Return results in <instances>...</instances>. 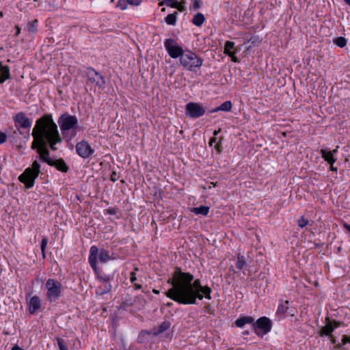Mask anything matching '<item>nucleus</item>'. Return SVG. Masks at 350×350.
I'll use <instances>...</instances> for the list:
<instances>
[{"instance_id": "25", "label": "nucleus", "mask_w": 350, "mask_h": 350, "mask_svg": "<svg viewBox=\"0 0 350 350\" xmlns=\"http://www.w3.org/2000/svg\"><path fill=\"white\" fill-rule=\"evenodd\" d=\"M288 301H285L284 303L280 304L278 308L277 314L283 315L286 313L288 309Z\"/></svg>"}, {"instance_id": "60", "label": "nucleus", "mask_w": 350, "mask_h": 350, "mask_svg": "<svg viewBox=\"0 0 350 350\" xmlns=\"http://www.w3.org/2000/svg\"><path fill=\"white\" fill-rule=\"evenodd\" d=\"M211 184H213V185H211V187H215V184H214V183H212Z\"/></svg>"}, {"instance_id": "19", "label": "nucleus", "mask_w": 350, "mask_h": 350, "mask_svg": "<svg viewBox=\"0 0 350 350\" xmlns=\"http://www.w3.org/2000/svg\"><path fill=\"white\" fill-rule=\"evenodd\" d=\"M254 319L252 317H240L235 321V325L239 327H243L246 324H253Z\"/></svg>"}, {"instance_id": "42", "label": "nucleus", "mask_w": 350, "mask_h": 350, "mask_svg": "<svg viewBox=\"0 0 350 350\" xmlns=\"http://www.w3.org/2000/svg\"><path fill=\"white\" fill-rule=\"evenodd\" d=\"M328 336L332 344H335L336 342V338L332 334H331L330 336Z\"/></svg>"}, {"instance_id": "35", "label": "nucleus", "mask_w": 350, "mask_h": 350, "mask_svg": "<svg viewBox=\"0 0 350 350\" xmlns=\"http://www.w3.org/2000/svg\"><path fill=\"white\" fill-rule=\"evenodd\" d=\"M128 5L137 6L142 3V0H126Z\"/></svg>"}, {"instance_id": "53", "label": "nucleus", "mask_w": 350, "mask_h": 350, "mask_svg": "<svg viewBox=\"0 0 350 350\" xmlns=\"http://www.w3.org/2000/svg\"><path fill=\"white\" fill-rule=\"evenodd\" d=\"M152 292H153L154 293H155V294H159V291H157V290H156V289H154V290L152 291Z\"/></svg>"}, {"instance_id": "21", "label": "nucleus", "mask_w": 350, "mask_h": 350, "mask_svg": "<svg viewBox=\"0 0 350 350\" xmlns=\"http://www.w3.org/2000/svg\"><path fill=\"white\" fill-rule=\"evenodd\" d=\"M232 105L230 101H226L223 103L220 106L211 110V112L214 113L219 111H230L232 109Z\"/></svg>"}, {"instance_id": "32", "label": "nucleus", "mask_w": 350, "mask_h": 350, "mask_svg": "<svg viewBox=\"0 0 350 350\" xmlns=\"http://www.w3.org/2000/svg\"><path fill=\"white\" fill-rule=\"evenodd\" d=\"M57 345L59 350H68L66 344L62 338H57Z\"/></svg>"}, {"instance_id": "30", "label": "nucleus", "mask_w": 350, "mask_h": 350, "mask_svg": "<svg viewBox=\"0 0 350 350\" xmlns=\"http://www.w3.org/2000/svg\"><path fill=\"white\" fill-rule=\"evenodd\" d=\"M185 3L184 1L179 2L178 0H177L174 5L175 6H174L173 8H176L178 11L183 12L185 10Z\"/></svg>"}, {"instance_id": "6", "label": "nucleus", "mask_w": 350, "mask_h": 350, "mask_svg": "<svg viewBox=\"0 0 350 350\" xmlns=\"http://www.w3.org/2000/svg\"><path fill=\"white\" fill-rule=\"evenodd\" d=\"M110 259L109 253L105 250L98 251V248L92 246L90 249V262L91 267L96 271V263L105 262Z\"/></svg>"}, {"instance_id": "28", "label": "nucleus", "mask_w": 350, "mask_h": 350, "mask_svg": "<svg viewBox=\"0 0 350 350\" xmlns=\"http://www.w3.org/2000/svg\"><path fill=\"white\" fill-rule=\"evenodd\" d=\"M28 31L35 33L38 30V20L36 19L31 23H29L27 25Z\"/></svg>"}, {"instance_id": "2", "label": "nucleus", "mask_w": 350, "mask_h": 350, "mask_svg": "<svg viewBox=\"0 0 350 350\" xmlns=\"http://www.w3.org/2000/svg\"><path fill=\"white\" fill-rule=\"evenodd\" d=\"M32 136L33 141L31 148L36 149L40 159L50 165L53 159L49 156L47 146L56 150V144L62 140L51 115H44L37 120L32 131Z\"/></svg>"}, {"instance_id": "45", "label": "nucleus", "mask_w": 350, "mask_h": 350, "mask_svg": "<svg viewBox=\"0 0 350 350\" xmlns=\"http://www.w3.org/2000/svg\"><path fill=\"white\" fill-rule=\"evenodd\" d=\"M16 36H18V34L21 32V28L18 25H16Z\"/></svg>"}, {"instance_id": "55", "label": "nucleus", "mask_w": 350, "mask_h": 350, "mask_svg": "<svg viewBox=\"0 0 350 350\" xmlns=\"http://www.w3.org/2000/svg\"><path fill=\"white\" fill-rule=\"evenodd\" d=\"M216 148H217V150L219 152H220V151H221V150H220V149H219V144H217V145H216Z\"/></svg>"}, {"instance_id": "50", "label": "nucleus", "mask_w": 350, "mask_h": 350, "mask_svg": "<svg viewBox=\"0 0 350 350\" xmlns=\"http://www.w3.org/2000/svg\"><path fill=\"white\" fill-rule=\"evenodd\" d=\"M135 289H140L142 288V285L135 284Z\"/></svg>"}, {"instance_id": "8", "label": "nucleus", "mask_w": 350, "mask_h": 350, "mask_svg": "<svg viewBox=\"0 0 350 350\" xmlns=\"http://www.w3.org/2000/svg\"><path fill=\"white\" fill-rule=\"evenodd\" d=\"M46 295L51 301L57 299L61 294L62 284L57 280L49 279L46 282Z\"/></svg>"}, {"instance_id": "48", "label": "nucleus", "mask_w": 350, "mask_h": 350, "mask_svg": "<svg viewBox=\"0 0 350 350\" xmlns=\"http://www.w3.org/2000/svg\"><path fill=\"white\" fill-rule=\"evenodd\" d=\"M117 179V175L116 173H114L112 176H111V180L113 181H115Z\"/></svg>"}, {"instance_id": "59", "label": "nucleus", "mask_w": 350, "mask_h": 350, "mask_svg": "<svg viewBox=\"0 0 350 350\" xmlns=\"http://www.w3.org/2000/svg\"><path fill=\"white\" fill-rule=\"evenodd\" d=\"M211 184H213V185H211V187H215V184H214V183H212Z\"/></svg>"}, {"instance_id": "24", "label": "nucleus", "mask_w": 350, "mask_h": 350, "mask_svg": "<svg viewBox=\"0 0 350 350\" xmlns=\"http://www.w3.org/2000/svg\"><path fill=\"white\" fill-rule=\"evenodd\" d=\"M177 14H178L177 12H174L172 14H168L165 18V23L167 25H176V20H177Z\"/></svg>"}, {"instance_id": "34", "label": "nucleus", "mask_w": 350, "mask_h": 350, "mask_svg": "<svg viewBox=\"0 0 350 350\" xmlns=\"http://www.w3.org/2000/svg\"><path fill=\"white\" fill-rule=\"evenodd\" d=\"M117 6L122 10H124L128 8V4L126 0H119Z\"/></svg>"}, {"instance_id": "57", "label": "nucleus", "mask_w": 350, "mask_h": 350, "mask_svg": "<svg viewBox=\"0 0 350 350\" xmlns=\"http://www.w3.org/2000/svg\"><path fill=\"white\" fill-rule=\"evenodd\" d=\"M161 12H165V8H162L161 9Z\"/></svg>"}, {"instance_id": "43", "label": "nucleus", "mask_w": 350, "mask_h": 350, "mask_svg": "<svg viewBox=\"0 0 350 350\" xmlns=\"http://www.w3.org/2000/svg\"><path fill=\"white\" fill-rule=\"evenodd\" d=\"M101 163H98L96 165V167L95 169L92 168V170H95L96 171H98L99 170L101 169Z\"/></svg>"}, {"instance_id": "58", "label": "nucleus", "mask_w": 350, "mask_h": 350, "mask_svg": "<svg viewBox=\"0 0 350 350\" xmlns=\"http://www.w3.org/2000/svg\"><path fill=\"white\" fill-rule=\"evenodd\" d=\"M0 16H1V17L3 16V12H0Z\"/></svg>"}, {"instance_id": "36", "label": "nucleus", "mask_w": 350, "mask_h": 350, "mask_svg": "<svg viewBox=\"0 0 350 350\" xmlns=\"http://www.w3.org/2000/svg\"><path fill=\"white\" fill-rule=\"evenodd\" d=\"M193 3H192V6L195 8V9H199L201 5H202V1L201 0H191Z\"/></svg>"}, {"instance_id": "22", "label": "nucleus", "mask_w": 350, "mask_h": 350, "mask_svg": "<svg viewBox=\"0 0 350 350\" xmlns=\"http://www.w3.org/2000/svg\"><path fill=\"white\" fill-rule=\"evenodd\" d=\"M0 83H3L6 79L10 78V71L7 66H1L0 68Z\"/></svg>"}, {"instance_id": "49", "label": "nucleus", "mask_w": 350, "mask_h": 350, "mask_svg": "<svg viewBox=\"0 0 350 350\" xmlns=\"http://www.w3.org/2000/svg\"><path fill=\"white\" fill-rule=\"evenodd\" d=\"M329 165H330V170H332V171L337 170V168L333 166L334 164H329Z\"/></svg>"}, {"instance_id": "3", "label": "nucleus", "mask_w": 350, "mask_h": 350, "mask_svg": "<svg viewBox=\"0 0 350 350\" xmlns=\"http://www.w3.org/2000/svg\"><path fill=\"white\" fill-rule=\"evenodd\" d=\"M179 61L180 65L190 71L194 70L196 68H200L203 64V59L190 50H185Z\"/></svg>"}, {"instance_id": "51", "label": "nucleus", "mask_w": 350, "mask_h": 350, "mask_svg": "<svg viewBox=\"0 0 350 350\" xmlns=\"http://www.w3.org/2000/svg\"><path fill=\"white\" fill-rule=\"evenodd\" d=\"M88 151H89V156L93 152V150L90 148V147L89 146V149H88Z\"/></svg>"}, {"instance_id": "1", "label": "nucleus", "mask_w": 350, "mask_h": 350, "mask_svg": "<svg viewBox=\"0 0 350 350\" xmlns=\"http://www.w3.org/2000/svg\"><path fill=\"white\" fill-rule=\"evenodd\" d=\"M167 282L172 284V288L165 293V295L178 304H195L196 299H211L210 287L202 286L200 280H194L193 275L182 272L180 269H176Z\"/></svg>"}, {"instance_id": "5", "label": "nucleus", "mask_w": 350, "mask_h": 350, "mask_svg": "<svg viewBox=\"0 0 350 350\" xmlns=\"http://www.w3.org/2000/svg\"><path fill=\"white\" fill-rule=\"evenodd\" d=\"M164 46L169 56L176 59L183 55L185 50L183 49L180 44L173 38H167L164 41Z\"/></svg>"}, {"instance_id": "12", "label": "nucleus", "mask_w": 350, "mask_h": 350, "mask_svg": "<svg viewBox=\"0 0 350 350\" xmlns=\"http://www.w3.org/2000/svg\"><path fill=\"white\" fill-rule=\"evenodd\" d=\"M340 325V322L334 320L331 321L328 319H326V324L321 328V331L319 332V335L321 336H330L334 330L338 328Z\"/></svg>"}, {"instance_id": "29", "label": "nucleus", "mask_w": 350, "mask_h": 350, "mask_svg": "<svg viewBox=\"0 0 350 350\" xmlns=\"http://www.w3.org/2000/svg\"><path fill=\"white\" fill-rule=\"evenodd\" d=\"M309 223V221L308 219L305 218L304 216H302L300 219L297 221V224L300 228H304Z\"/></svg>"}, {"instance_id": "37", "label": "nucleus", "mask_w": 350, "mask_h": 350, "mask_svg": "<svg viewBox=\"0 0 350 350\" xmlns=\"http://www.w3.org/2000/svg\"><path fill=\"white\" fill-rule=\"evenodd\" d=\"M165 1V5L169 6V7H171V8H173L174 6H175L174 5L176 4L177 0H164Z\"/></svg>"}, {"instance_id": "4", "label": "nucleus", "mask_w": 350, "mask_h": 350, "mask_svg": "<svg viewBox=\"0 0 350 350\" xmlns=\"http://www.w3.org/2000/svg\"><path fill=\"white\" fill-rule=\"evenodd\" d=\"M40 165L37 160L34 161L31 167L27 168L25 172L19 176V180L25 185L27 189L31 188L34 181L40 173Z\"/></svg>"}, {"instance_id": "15", "label": "nucleus", "mask_w": 350, "mask_h": 350, "mask_svg": "<svg viewBox=\"0 0 350 350\" xmlns=\"http://www.w3.org/2000/svg\"><path fill=\"white\" fill-rule=\"evenodd\" d=\"M76 150L79 156L83 158L88 157V142L82 141L76 146Z\"/></svg>"}, {"instance_id": "40", "label": "nucleus", "mask_w": 350, "mask_h": 350, "mask_svg": "<svg viewBox=\"0 0 350 350\" xmlns=\"http://www.w3.org/2000/svg\"><path fill=\"white\" fill-rule=\"evenodd\" d=\"M107 211L108 213H109L111 215H115L117 213L116 209L114 208H110L107 209Z\"/></svg>"}, {"instance_id": "11", "label": "nucleus", "mask_w": 350, "mask_h": 350, "mask_svg": "<svg viewBox=\"0 0 350 350\" xmlns=\"http://www.w3.org/2000/svg\"><path fill=\"white\" fill-rule=\"evenodd\" d=\"M90 83L93 85L95 90H100L104 87L105 80L95 70L89 68V84Z\"/></svg>"}, {"instance_id": "61", "label": "nucleus", "mask_w": 350, "mask_h": 350, "mask_svg": "<svg viewBox=\"0 0 350 350\" xmlns=\"http://www.w3.org/2000/svg\"><path fill=\"white\" fill-rule=\"evenodd\" d=\"M1 66H3L1 65V63L0 62V68H1Z\"/></svg>"}, {"instance_id": "27", "label": "nucleus", "mask_w": 350, "mask_h": 350, "mask_svg": "<svg viewBox=\"0 0 350 350\" xmlns=\"http://www.w3.org/2000/svg\"><path fill=\"white\" fill-rule=\"evenodd\" d=\"M170 327V323L169 321H164L158 327V329L155 330L154 333L156 334H161L162 332L169 329Z\"/></svg>"}, {"instance_id": "44", "label": "nucleus", "mask_w": 350, "mask_h": 350, "mask_svg": "<svg viewBox=\"0 0 350 350\" xmlns=\"http://www.w3.org/2000/svg\"><path fill=\"white\" fill-rule=\"evenodd\" d=\"M344 228L347 230L349 232H350V225L347 224L346 223H344L343 224Z\"/></svg>"}, {"instance_id": "52", "label": "nucleus", "mask_w": 350, "mask_h": 350, "mask_svg": "<svg viewBox=\"0 0 350 350\" xmlns=\"http://www.w3.org/2000/svg\"><path fill=\"white\" fill-rule=\"evenodd\" d=\"M219 132H220V129H219L218 131H215L213 134H214V135H217Z\"/></svg>"}, {"instance_id": "14", "label": "nucleus", "mask_w": 350, "mask_h": 350, "mask_svg": "<svg viewBox=\"0 0 350 350\" xmlns=\"http://www.w3.org/2000/svg\"><path fill=\"white\" fill-rule=\"evenodd\" d=\"M238 50L235 48L234 42L231 41H227L224 45V53L231 57V59L234 62H238L239 59L235 55Z\"/></svg>"}, {"instance_id": "46", "label": "nucleus", "mask_w": 350, "mask_h": 350, "mask_svg": "<svg viewBox=\"0 0 350 350\" xmlns=\"http://www.w3.org/2000/svg\"><path fill=\"white\" fill-rule=\"evenodd\" d=\"M216 139L215 137H213L209 142L210 146H212L214 143H215Z\"/></svg>"}, {"instance_id": "47", "label": "nucleus", "mask_w": 350, "mask_h": 350, "mask_svg": "<svg viewBox=\"0 0 350 350\" xmlns=\"http://www.w3.org/2000/svg\"><path fill=\"white\" fill-rule=\"evenodd\" d=\"M159 6H162L163 5H165V1L164 0H159Z\"/></svg>"}, {"instance_id": "16", "label": "nucleus", "mask_w": 350, "mask_h": 350, "mask_svg": "<svg viewBox=\"0 0 350 350\" xmlns=\"http://www.w3.org/2000/svg\"><path fill=\"white\" fill-rule=\"evenodd\" d=\"M50 165L55 167L57 170L62 172H66L68 170V167L62 159L55 160L53 159L52 161V163H51Z\"/></svg>"}, {"instance_id": "18", "label": "nucleus", "mask_w": 350, "mask_h": 350, "mask_svg": "<svg viewBox=\"0 0 350 350\" xmlns=\"http://www.w3.org/2000/svg\"><path fill=\"white\" fill-rule=\"evenodd\" d=\"M321 157L326 161L329 164H334L336 161V159L334 156V152L327 149H321Z\"/></svg>"}, {"instance_id": "56", "label": "nucleus", "mask_w": 350, "mask_h": 350, "mask_svg": "<svg viewBox=\"0 0 350 350\" xmlns=\"http://www.w3.org/2000/svg\"><path fill=\"white\" fill-rule=\"evenodd\" d=\"M332 152H334V154L335 153H336V152H337V148H336V149H335V150H334Z\"/></svg>"}, {"instance_id": "38", "label": "nucleus", "mask_w": 350, "mask_h": 350, "mask_svg": "<svg viewBox=\"0 0 350 350\" xmlns=\"http://www.w3.org/2000/svg\"><path fill=\"white\" fill-rule=\"evenodd\" d=\"M6 138H7L6 135L4 133L0 131V144L5 142L6 140Z\"/></svg>"}, {"instance_id": "26", "label": "nucleus", "mask_w": 350, "mask_h": 350, "mask_svg": "<svg viewBox=\"0 0 350 350\" xmlns=\"http://www.w3.org/2000/svg\"><path fill=\"white\" fill-rule=\"evenodd\" d=\"M333 42L338 46L343 48L347 45V40L344 37H337L333 40Z\"/></svg>"}, {"instance_id": "33", "label": "nucleus", "mask_w": 350, "mask_h": 350, "mask_svg": "<svg viewBox=\"0 0 350 350\" xmlns=\"http://www.w3.org/2000/svg\"><path fill=\"white\" fill-rule=\"evenodd\" d=\"M47 243H48L47 238H46V237L43 238L42 240V242H41V250H42V256L44 258L45 257V249L47 245Z\"/></svg>"}, {"instance_id": "10", "label": "nucleus", "mask_w": 350, "mask_h": 350, "mask_svg": "<svg viewBox=\"0 0 350 350\" xmlns=\"http://www.w3.org/2000/svg\"><path fill=\"white\" fill-rule=\"evenodd\" d=\"M205 109L202 103L190 102L186 105L185 114L192 118H197L205 113Z\"/></svg>"}, {"instance_id": "9", "label": "nucleus", "mask_w": 350, "mask_h": 350, "mask_svg": "<svg viewBox=\"0 0 350 350\" xmlns=\"http://www.w3.org/2000/svg\"><path fill=\"white\" fill-rule=\"evenodd\" d=\"M252 326L258 336H263L270 332L271 323L269 318L262 317L259 318L255 323L253 322Z\"/></svg>"}, {"instance_id": "31", "label": "nucleus", "mask_w": 350, "mask_h": 350, "mask_svg": "<svg viewBox=\"0 0 350 350\" xmlns=\"http://www.w3.org/2000/svg\"><path fill=\"white\" fill-rule=\"evenodd\" d=\"M244 265H245L244 257L239 256H238V259H237V264H236L237 268H238L239 269H241L243 267Z\"/></svg>"}, {"instance_id": "17", "label": "nucleus", "mask_w": 350, "mask_h": 350, "mask_svg": "<svg viewBox=\"0 0 350 350\" xmlns=\"http://www.w3.org/2000/svg\"><path fill=\"white\" fill-rule=\"evenodd\" d=\"M40 307V301L37 296L32 297L29 302V310L31 314H33Z\"/></svg>"}, {"instance_id": "7", "label": "nucleus", "mask_w": 350, "mask_h": 350, "mask_svg": "<svg viewBox=\"0 0 350 350\" xmlns=\"http://www.w3.org/2000/svg\"><path fill=\"white\" fill-rule=\"evenodd\" d=\"M77 123V118L75 116L68 113L62 114L58 119V124L63 135L69 130L75 129Z\"/></svg>"}, {"instance_id": "39", "label": "nucleus", "mask_w": 350, "mask_h": 350, "mask_svg": "<svg viewBox=\"0 0 350 350\" xmlns=\"http://www.w3.org/2000/svg\"><path fill=\"white\" fill-rule=\"evenodd\" d=\"M342 345H345L347 342H350V336H347L346 335L342 336Z\"/></svg>"}, {"instance_id": "41", "label": "nucleus", "mask_w": 350, "mask_h": 350, "mask_svg": "<svg viewBox=\"0 0 350 350\" xmlns=\"http://www.w3.org/2000/svg\"><path fill=\"white\" fill-rule=\"evenodd\" d=\"M130 280L132 283H133L136 280L135 272H131Z\"/></svg>"}, {"instance_id": "13", "label": "nucleus", "mask_w": 350, "mask_h": 350, "mask_svg": "<svg viewBox=\"0 0 350 350\" xmlns=\"http://www.w3.org/2000/svg\"><path fill=\"white\" fill-rule=\"evenodd\" d=\"M14 121L16 126L23 129H27L31 126V121L22 112L15 116Z\"/></svg>"}, {"instance_id": "20", "label": "nucleus", "mask_w": 350, "mask_h": 350, "mask_svg": "<svg viewBox=\"0 0 350 350\" xmlns=\"http://www.w3.org/2000/svg\"><path fill=\"white\" fill-rule=\"evenodd\" d=\"M191 212L196 215H202L206 216L209 212V207L206 206H200L199 207H194L191 208Z\"/></svg>"}, {"instance_id": "54", "label": "nucleus", "mask_w": 350, "mask_h": 350, "mask_svg": "<svg viewBox=\"0 0 350 350\" xmlns=\"http://www.w3.org/2000/svg\"><path fill=\"white\" fill-rule=\"evenodd\" d=\"M347 4L350 5V0H344Z\"/></svg>"}, {"instance_id": "23", "label": "nucleus", "mask_w": 350, "mask_h": 350, "mask_svg": "<svg viewBox=\"0 0 350 350\" xmlns=\"http://www.w3.org/2000/svg\"><path fill=\"white\" fill-rule=\"evenodd\" d=\"M204 21L205 18L204 14L202 13H198L193 16L192 22L195 25L200 27L204 23Z\"/></svg>"}]
</instances>
